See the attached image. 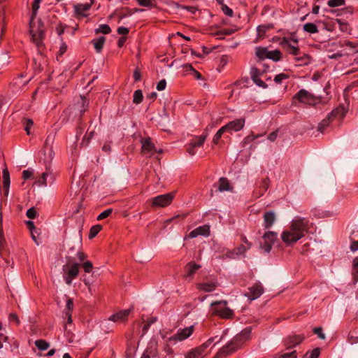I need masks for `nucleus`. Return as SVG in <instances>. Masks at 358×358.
Instances as JSON below:
<instances>
[{
    "label": "nucleus",
    "instance_id": "f257e3e1",
    "mask_svg": "<svg viewBox=\"0 0 358 358\" xmlns=\"http://www.w3.org/2000/svg\"><path fill=\"white\" fill-rule=\"evenodd\" d=\"M309 220L300 216L295 217L289 223L287 229L281 234L282 242L292 245L305 236L309 229Z\"/></svg>",
    "mask_w": 358,
    "mask_h": 358
},
{
    "label": "nucleus",
    "instance_id": "f03ea898",
    "mask_svg": "<svg viewBox=\"0 0 358 358\" xmlns=\"http://www.w3.org/2000/svg\"><path fill=\"white\" fill-rule=\"evenodd\" d=\"M251 331V327L244 329L241 332L236 335L231 341L220 349L214 358L226 357L236 352L246 341L250 338Z\"/></svg>",
    "mask_w": 358,
    "mask_h": 358
},
{
    "label": "nucleus",
    "instance_id": "7ed1b4c3",
    "mask_svg": "<svg viewBox=\"0 0 358 358\" xmlns=\"http://www.w3.org/2000/svg\"><path fill=\"white\" fill-rule=\"evenodd\" d=\"M29 31L34 43L37 46L41 45L45 35L44 24L41 20L31 17L29 22Z\"/></svg>",
    "mask_w": 358,
    "mask_h": 358
},
{
    "label": "nucleus",
    "instance_id": "20e7f679",
    "mask_svg": "<svg viewBox=\"0 0 358 358\" xmlns=\"http://www.w3.org/2000/svg\"><path fill=\"white\" fill-rule=\"evenodd\" d=\"M227 301H219L211 303L212 313L213 315H218L224 319L231 318L234 312L229 308L227 307Z\"/></svg>",
    "mask_w": 358,
    "mask_h": 358
},
{
    "label": "nucleus",
    "instance_id": "39448f33",
    "mask_svg": "<svg viewBox=\"0 0 358 358\" xmlns=\"http://www.w3.org/2000/svg\"><path fill=\"white\" fill-rule=\"evenodd\" d=\"M80 264L78 263L66 264L63 266V278L67 285H71L73 279L76 278L79 273Z\"/></svg>",
    "mask_w": 358,
    "mask_h": 358
},
{
    "label": "nucleus",
    "instance_id": "423d86ee",
    "mask_svg": "<svg viewBox=\"0 0 358 358\" xmlns=\"http://www.w3.org/2000/svg\"><path fill=\"white\" fill-rule=\"evenodd\" d=\"M174 196L173 192H169L155 196L151 199L152 206L155 208L166 207L171 203Z\"/></svg>",
    "mask_w": 358,
    "mask_h": 358
},
{
    "label": "nucleus",
    "instance_id": "0eeeda50",
    "mask_svg": "<svg viewBox=\"0 0 358 358\" xmlns=\"http://www.w3.org/2000/svg\"><path fill=\"white\" fill-rule=\"evenodd\" d=\"M194 326L191 325L188 327L178 329L177 334L169 338V341L180 342L188 338L194 332Z\"/></svg>",
    "mask_w": 358,
    "mask_h": 358
},
{
    "label": "nucleus",
    "instance_id": "6e6552de",
    "mask_svg": "<svg viewBox=\"0 0 358 358\" xmlns=\"http://www.w3.org/2000/svg\"><path fill=\"white\" fill-rule=\"evenodd\" d=\"M207 136V133L201 136H194L191 140L189 143L186 145L187 152L191 155H194L196 153L194 148L201 147L203 145Z\"/></svg>",
    "mask_w": 358,
    "mask_h": 358
},
{
    "label": "nucleus",
    "instance_id": "1a4fd4ad",
    "mask_svg": "<svg viewBox=\"0 0 358 358\" xmlns=\"http://www.w3.org/2000/svg\"><path fill=\"white\" fill-rule=\"evenodd\" d=\"M278 234L274 231H268L264 234L262 238L264 243L260 245V248L266 252H269L271 250L273 244L277 239Z\"/></svg>",
    "mask_w": 358,
    "mask_h": 358
},
{
    "label": "nucleus",
    "instance_id": "9d476101",
    "mask_svg": "<svg viewBox=\"0 0 358 358\" xmlns=\"http://www.w3.org/2000/svg\"><path fill=\"white\" fill-rule=\"evenodd\" d=\"M341 113V117L344 115L343 108H336L330 113L317 126V131L324 133L325 129L329 125L331 120Z\"/></svg>",
    "mask_w": 358,
    "mask_h": 358
},
{
    "label": "nucleus",
    "instance_id": "9b49d317",
    "mask_svg": "<svg viewBox=\"0 0 358 358\" xmlns=\"http://www.w3.org/2000/svg\"><path fill=\"white\" fill-rule=\"evenodd\" d=\"M55 141V135L50 134L48 135L43 148V152L45 155H48L47 160L50 162L55 156V152L53 151V143Z\"/></svg>",
    "mask_w": 358,
    "mask_h": 358
},
{
    "label": "nucleus",
    "instance_id": "f8f14e48",
    "mask_svg": "<svg viewBox=\"0 0 358 358\" xmlns=\"http://www.w3.org/2000/svg\"><path fill=\"white\" fill-rule=\"evenodd\" d=\"M245 123V119L242 117L229 122V123L223 126V127L225 129L226 132H237L241 131L244 127Z\"/></svg>",
    "mask_w": 358,
    "mask_h": 358
},
{
    "label": "nucleus",
    "instance_id": "ddd939ff",
    "mask_svg": "<svg viewBox=\"0 0 358 358\" xmlns=\"http://www.w3.org/2000/svg\"><path fill=\"white\" fill-rule=\"evenodd\" d=\"M55 180L54 174L49 170L43 173L36 184L38 186H47L48 185H52Z\"/></svg>",
    "mask_w": 358,
    "mask_h": 358
},
{
    "label": "nucleus",
    "instance_id": "4468645a",
    "mask_svg": "<svg viewBox=\"0 0 358 358\" xmlns=\"http://www.w3.org/2000/svg\"><path fill=\"white\" fill-rule=\"evenodd\" d=\"M264 289L261 284L256 283L248 289L245 295L251 301L259 298L263 293Z\"/></svg>",
    "mask_w": 358,
    "mask_h": 358
},
{
    "label": "nucleus",
    "instance_id": "2eb2a0df",
    "mask_svg": "<svg viewBox=\"0 0 358 358\" xmlns=\"http://www.w3.org/2000/svg\"><path fill=\"white\" fill-rule=\"evenodd\" d=\"M301 103L306 104H313L314 103V97L306 90H301L294 97Z\"/></svg>",
    "mask_w": 358,
    "mask_h": 358
},
{
    "label": "nucleus",
    "instance_id": "dca6fc26",
    "mask_svg": "<svg viewBox=\"0 0 358 358\" xmlns=\"http://www.w3.org/2000/svg\"><path fill=\"white\" fill-rule=\"evenodd\" d=\"M158 355L157 343L155 341H150L141 358H155Z\"/></svg>",
    "mask_w": 358,
    "mask_h": 358
},
{
    "label": "nucleus",
    "instance_id": "f3484780",
    "mask_svg": "<svg viewBox=\"0 0 358 358\" xmlns=\"http://www.w3.org/2000/svg\"><path fill=\"white\" fill-rule=\"evenodd\" d=\"M10 184V173L8 169L5 168L2 171L1 176V187L3 188V192L5 196H7L9 194Z\"/></svg>",
    "mask_w": 358,
    "mask_h": 358
},
{
    "label": "nucleus",
    "instance_id": "a211bd4d",
    "mask_svg": "<svg viewBox=\"0 0 358 358\" xmlns=\"http://www.w3.org/2000/svg\"><path fill=\"white\" fill-rule=\"evenodd\" d=\"M210 235V227L208 224L200 226L192 230L188 235L190 238H194L198 236H208Z\"/></svg>",
    "mask_w": 358,
    "mask_h": 358
},
{
    "label": "nucleus",
    "instance_id": "6ab92c4d",
    "mask_svg": "<svg viewBox=\"0 0 358 358\" xmlns=\"http://www.w3.org/2000/svg\"><path fill=\"white\" fill-rule=\"evenodd\" d=\"M142 143V152L144 154H149L150 155H153L155 152L162 153V150H157L155 148V145L151 142L150 138L143 139L141 141Z\"/></svg>",
    "mask_w": 358,
    "mask_h": 358
},
{
    "label": "nucleus",
    "instance_id": "aec40b11",
    "mask_svg": "<svg viewBox=\"0 0 358 358\" xmlns=\"http://www.w3.org/2000/svg\"><path fill=\"white\" fill-rule=\"evenodd\" d=\"M131 313V309L120 310L109 317V320L114 322H124L127 321L129 315Z\"/></svg>",
    "mask_w": 358,
    "mask_h": 358
},
{
    "label": "nucleus",
    "instance_id": "412c9836",
    "mask_svg": "<svg viewBox=\"0 0 358 358\" xmlns=\"http://www.w3.org/2000/svg\"><path fill=\"white\" fill-rule=\"evenodd\" d=\"M304 339L302 335H289L285 340L287 348H292L301 343Z\"/></svg>",
    "mask_w": 358,
    "mask_h": 358
},
{
    "label": "nucleus",
    "instance_id": "4be33fe9",
    "mask_svg": "<svg viewBox=\"0 0 358 358\" xmlns=\"http://www.w3.org/2000/svg\"><path fill=\"white\" fill-rule=\"evenodd\" d=\"M281 44L287 49V51L289 54L295 56V57L301 54L299 48L292 44L291 42L288 41V38H284Z\"/></svg>",
    "mask_w": 358,
    "mask_h": 358
},
{
    "label": "nucleus",
    "instance_id": "5701e85b",
    "mask_svg": "<svg viewBox=\"0 0 358 358\" xmlns=\"http://www.w3.org/2000/svg\"><path fill=\"white\" fill-rule=\"evenodd\" d=\"M206 350V345H201L200 346L191 350L187 355L185 358H202L203 353Z\"/></svg>",
    "mask_w": 358,
    "mask_h": 358
},
{
    "label": "nucleus",
    "instance_id": "b1692460",
    "mask_svg": "<svg viewBox=\"0 0 358 358\" xmlns=\"http://www.w3.org/2000/svg\"><path fill=\"white\" fill-rule=\"evenodd\" d=\"M89 106V101L83 96H80L79 100L75 105V109L78 110L80 115H83V113L87 110Z\"/></svg>",
    "mask_w": 358,
    "mask_h": 358
},
{
    "label": "nucleus",
    "instance_id": "393cba45",
    "mask_svg": "<svg viewBox=\"0 0 358 358\" xmlns=\"http://www.w3.org/2000/svg\"><path fill=\"white\" fill-rule=\"evenodd\" d=\"M275 221V215L273 211L266 212L264 215V226L270 228Z\"/></svg>",
    "mask_w": 358,
    "mask_h": 358
},
{
    "label": "nucleus",
    "instance_id": "a878e982",
    "mask_svg": "<svg viewBox=\"0 0 358 358\" xmlns=\"http://www.w3.org/2000/svg\"><path fill=\"white\" fill-rule=\"evenodd\" d=\"M233 187L227 178L222 177L218 181V190L220 192L232 191Z\"/></svg>",
    "mask_w": 358,
    "mask_h": 358
},
{
    "label": "nucleus",
    "instance_id": "bb28decb",
    "mask_svg": "<svg viewBox=\"0 0 358 358\" xmlns=\"http://www.w3.org/2000/svg\"><path fill=\"white\" fill-rule=\"evenodd\" d=\"M217 287V284L214 282H208L198 284L197 288L206 292H212Z\"/></svg>",
    "mask_w": 358,
    "mask_h": 358
},
{
    "label": "nucleus",
    "instance_id": "cd10ccee",
    "mask_svg": "<svg viewBox=\"0 0 358 358\" xmlns=\"http://www.w3.org/2000/svg\"><path fill=\"white\" fill-rule=\"evenodd\" d=\"M201 268V266L194 263H189L187 264L185 269L187 271L186 277H192L196 271Z\"/></svg>",
    "mask_w": 358,
    "mask_h": 358
},
{
    "label": "nucleus",
    "instance_id": "c85d7f7f",
    "mask_svg": "<svg viewBox=\"0 0 358 358\" xmlns=\"http://www.w3.org/2000/svg\"><path fill=\"white\" fill-rule=\"evenodd\" d=\"M269 187V179L268 178H266L263 179L259 185H258V188L259 189V196H262L268 189Z\"/></svg>",
    "mask_w": 358,
    "mask_h": 358
},
{
    "label": "nucleus",
    "instance_id": "c756f323",
    "mask_svg": "<svg viewBox=\"0 0 358 358\" xmlns=\"http://www.w3.org/2000/svg\"><path fill=\"white\" fill-rule=\"evenodd\" d=\"M90 8V5L88 3H80L75 6V10L78 15L84 16Z\"/></svg>",
    "mask_w": 358,
    "mask_h": 358
},
{
    "label": "nucleus",
    "instance_id": "7c9ffc66",
    "mask_svg": "<svg viewBox=\"0 0 358 358\" xmlns=\"http://www.w3.org/2000/svg\"><path fill=\"white\" fill-rule=\"evenodd\" d=\"M295 60L299 62V65L300 66L307 65L310 62V57L305 53H301L299 55L295 57Z\"/></svg>",
    "mask_w": 358,
    "mask_h": 358
},
{
    "label": "nucleus",
    "instance_id": "2f4dec72",
    "mask_svg": "<svg viewBox=\"0 0 358 358\" xmlns=\"http://www.w3.org/2000/svg\"><path fill=\"white\" fill-rule=\"evenodd\" d=\"M106 38L104 36L99 37L96 41H94V45L96 51L100 52L103 48Z\"/></svg>",
    "mask_w": 358,
    "mask_h": 358
},
{
    "label": "nucleus",
    "instance_id": "473e14b6",
    "mask_svg": "<svg viewBox=\"0 0 358 358\" xmlns=\"http://www.w3.org/2000/svg\"><path fill=\"white\" fill-rule=\"evenodd\" d=\"M303 30L306 32L315 34L318 31L317 26L313 23H306L303 25Z\"/></svg>",
    "mask_w": 358,
    "mask_h": 358
},
{
    "label": "nucleus",
    "instance_id": "72a5a7b5",
    "mask_svg": "<svg viewBox=\"0 0 358 358\" xmlns=\"http://www.w3.org/2000/svg\"><path fill=\"white\" fill-rule=\"evenodd\" d=\"M35 345L41 350H45L49 348L50 344L46 341L40 339L35 341Z\"/></svg>",
    "mask_w": 358,
    "mask_h": 358
},
{
    "label": "nucleus",
    "instance_id": "f704fd0d",
    "mask_svg": "<svg viewBox=\"0 0 358 358\" xmlns=\"http://www.w3.org/2000/svg\"><path fill=\"white\" fill-rule=\"evenodd\" d=\"M143 93L141 90H137L134 93L133 102L136 104H139L143 101Z\"/></svg>",
    "mask_w": 358,
    "mask_h": 358
},
{
    "label": "nucleus",
    "instance_id": "c9c22d12",
    "mask_svg": "<svg viewBox=\"0 0 358 358\" xmlns=\"http://www.w3.org/2000/svg\"><path fill=\"white\" fill-rule=\"evenodd\" d=\"M29 80V79L24 80L23 76H20L15 79L13 85L19 88H22V87L26 85L28 83Z\"/></svg>",
    "mask_w": 358,
    "mask_h": 358
},
{
    "label": "nucleus",
    "instance_id": "e433bc0d",
    "mask_svg": "<svg viewBox=\"0 0 358 358\" xmlns=\"http://www.w3.org/2000/svg\"><path fill=\"white\" fill-rule=\"evenodd\" d=\"M102 227L100 224H96L91 227L89 234V238H94L98 233L101 230Z\"/></svg>",
    "mask_w": 358,
    "mask_h": 358
},
{
    "label": "nucleus",
    "instance_id": "4c0bfd02",
    "mask_svg": "<svg viewBox=\"0 0 358 358\" xmlns=\"http://www.w3.org/2000/svg\"><path fill=\"white\" fill-rule=\"evenodd\" d=\"M268 58L275 62L279 61L281 59V52L278 50L269 51Z\"/></svg>",
    "mask_w": 358,
    "mask_h": 358
},
{
    "label": "nucleus",
    "instance_id": "58836bf2",
    "mask_svg": "<svg viewBox=\"0 0 358 358\" xmlns=\"http://www.w3.org/2000/svg\"><path fill=\"white\" fill-rule=\"evenodd\" d=\"M238 30L237 28H228V29H224L222 30H220L219 31H217L214 34V35L220 36V35H231L232 34L235 33Z\"/></svg>",
    "mask_w": 358,
    "mask_h": 358
},
{
    "label": "nucleus",
    "instance_id": "ea45409f",
    "mask_svg": "<svg viewBox=\"0 0 358 358\" xmlns=\"http://www.w3.org/2000/svg\"><path fill=\"white\" fill-rule=\"evenodd\" d=\"M111 31L110 27L108 24H101L99 28L95 29L96 34L103 33L105 34H109Z\"/></svg>",
    "mask_w": 358,
    "mask_h": 358
},
{
    "label": "nucleus",
    "instance_id": "a19ab883",
    "mask_svg": "<svg viewBox=\"0 0 358 358\" xmlns=\"http://www.w3.org/2000/svg\"><path fill=\"white\" fill-rule=\"evenodd\" d=\"M268 53L269 51L263 48H259L256 50V55L260 59H263L264 57L268 58Z\"/></svg>",
    "mask_w": 358,
    "mask_h": 358
},
{
    "label": "nucleus",
    "instance_id": "79ce46f5",
    "mask_svg": "<svg viewBox=\"0 0 358 358\" xmlns=\"http://www.w3.org/2000/svg\"><path fill=\"white\" fill-rule=\"evenodd\" d=\"M222 338L223 336H221L220 337H219L218 336H215L214 337L210 338L206 342L203 343V345H206L207 348L213 343H215V344L220 343Z\"/></svg>",
    "mask_w": 358,
    "mask_h": 358
},
{
    "label": "nucleus",
    "instance_id": "37998d69",
    "mask_svg": "<svg viewBox=\"0 0 358 358\" xmlns=\"http://www.w3.org/2000/svg\"><path fill=\"white\" fill-rule=\"evenodd\" d=\"M226 131L225 129H224L223 127H222L217 132L216 134L214 135L213 136V142L214 144H217L219 141V140L220 139V138L222 137V134L224 133H225Z\"/></svg>",
    "mask_w": 358,
    "mask_h": 358
},
{
    "label": "nucleus",
    "instance_id": "c03bdc74",
    "mask_svg": "<svg viewBox=\"0 0 358 358\" xmlns=\"http://www.w3.org/2000/svg\"><path fill=\"white\" fill-rule=\"evenodd\" d=\"M73 308V299L66 296V308L64 310V314H66V312L71 313Z\"/></svg>",
    "mask_w": 358,
    "mask_h": 358
},
{
    "label": "nucleus",
    "instance_id": "a18cd8bd",
    "mask_svg": "<svg viewBox=\"0 0 358 358\" xmlns=\"http://www.w3.org/2000/svg\"><path fill=\"white\" fill-rule=\"evenodd\" d=\"M94 131H90L89 134H87L85 135V136L83 137V141L81 142L82 146H87L89 144L91 138L94 136Z\"/></svg>",
    "mask_w": 358,
    "mask_h": 358
},
{
    "label": "nucleus",
    "instance_id": "49530a36",
    "mask_svg": "<svg viewBox=\"0 0 358 358\" xmlns=\"http://www.w3.org/2000/svg\"><path fill=\"white\" fill-rule=\"evenodd\" d=\"M327 4L331 8L338 7L343 6L345 4V0H329Z\"/></svg>",
    "mask_w": 358,
    "mask_h": 358
},
{
    "label": "nucleus",
    "instance_id": "de8ad7c7",
    "mask_svg": "<svg viewBox=\"0 0 358 358\" xmlns=\"http://www.w3.org/2000/svg\"><path fill=\"white\" fill-rule=\"evenodd\" d=\"M113 213V209L112 208H108L106 210H105L104 211H103L101 213H100L98 217H97V220H103L108 217H109L111 213Z\"/></svg>",
    "mask_w": 358,
    "mask_h": 358
},
{
    "label": "nucleus",
    "instance_id": "09e8293b",
    "mask_svg": "<svg viewBox=\"0 0 358 358\" xmlns=\"http://www.w3.org/2000/svg\"><path fill=\"white\" fill-rule=\"evenodd\" d=\"M236 251V254L238 256V257L241 255H244L245 252L248 250L249 249L246 248L244 245H241L238 247L234 248Z\"/></svg>",
    "mask_w": 358,
    "mask_h": 358
},
{
    "label": "nucleus",
    "instance_id": "8fccbe9b",
    "mask_svg": "<svg viewBox=\"0 0 358 358\" xmlns=\"http://www.w3.org/2000/svg\"><path fill=\"white\" fill-rule=\"evenodd\" d=\"M262 74V71L257 67H252L250 70V76L252 79L260 78Z\"/></svg>",
    "mask_w": 358,
    "mask_h": 358
},
{
    "label": "nucleus",
    "instance_id": "3c124183",
    "mask_svg": "<svg viewBox=\"0 0 358 358\" xmlns=\"http://www.w3.org/2000/svg\"><path fill=\"white\" fill-rule=\"evenodd\" d=\"M320 354V348H315L306 355V358H318Z\"/></svg>",
    "mask_w": 358,
    "mask_h": 358
},
{
    "label": "nucleus",
    "instance_id": "603ef678",
    "mask_svg": "<svg viewBox=\"0 0 358 358\" xmlns=\"http://www.w3.org/2000/svg\"><path fill=\"white\" fill-rule=\"evenodd\" d=\"M24 124L25 125V131L27 134H30V128L33 126L34 122L31 119H24Z\"/></svg>",
    "mask_w": 358,
    "mask_h": 358
},
{
    "label": "nucleus",
    "instance_id": "864d4df0",
    "mask_svg": "<svg viewBox=\"0 0 358 358\" xmlns=\"http://www.w3.org/2000/svg\"><path fill=\"white\" fill-rule=\"evenodd\" d=\"M353 274L356 280H358V258H355L353 261Z\"/></svg>",
    "mask_w": 358,
    "mask_h": 358
},
{
    "label": "nucleus",
    "instance_id": "5fc2aeb1",
    "mask_svg": "<svg viewBox=\"0 0 358 358\" xmlns=\"http://www.w3.org/2000/svg\"><path fill=\"white\" fill-rule=\"evenodd\" d=\"M27 216L30 219H34L36 217L37 212L35 208H30L27 210Z\"/></svg>",
    "mask_w": 358,
    "mask_h": 358
},
{
    "label": "nucleus",
    "instance_id": "6e6d98bb",
    "mask_svg": "<svg viewBox=\"0 0 358 358\" xmlns=\"http://www.w3.org/2000/svg\"><path fill=\"white\" fill-rule=\"evenodd\" d=\"M313 332L317 335V336L322 339V340H324L325 339V335L322 332V329L321 327H315L313 329Z\"/></svg>",
    "mask_w": 358,
    "mask_h": 358
},
{
    "label": "nucleus",
    "instance_id": "4d7b16f0",
    "mask_svg": "<svg viewBox=\"0 0 358 358\" xmlns=\"http://www.w3.org/2000/svg\"><path fill=\"white\" fill-rule=\"evenodd\" d=\"M138 5L144 7H150L152 6V0H136Z\"/></svg>",
    "mask_w": 358,
    "mask_h": 358
},
{
    "label": "nucleus",
    "instance_id": "13d9d810",
    "mask_svg": "<svg viewBox=\"0 0 358 358\" xmlns=\"http://www.w3.org/2000/svg\"><path fill=\"white\" fill-rule=\"evenodd\" d=\"M288 76L285 73H280L275 76L274 81L276 83H280L283 80L287 79Z\"/></svg>",
    "mask_w": 358,
    "mask_h": 358
},
{
    "label": "nucleus",
    "instance_id": "bf43d9fd",
    "mask_svg": "<svg viewBox=\"0 0 358 358\" xmlns=\"http://www.w3.org/2000/svg\"><path fill=\"white\" fill-rule=\"evenodd\" d=\"M252 80L259 87H262L264 89L267 87V85L264 81H262L260 79V78H253Z\"/></svg>",
    "mask_w": 358,
    "mask_h": 358
},
{
    "label": "nucleus",
    "instance_id": "052dcab7",
    "mask_svg": "<svg viewBox=\"0 0 358 358\" xmlns=\"http://www.w3.org/2000/svg\"><path fill=\"white\" fill-rule=\"evenodd\" d=\"M83 266L84 271L87 273H90L93 268V265H92V262H89V261L84 262Z\"/></svg>",
    "mask_w": 358,
    "mask_h": 358
},
{
    "label": "nucleus",
    "instance_id": "680f3d73",
    "mask_svg": "<svg viewBox=\"0 0 358 358\" xmlns=\"http://www.w3.org/2000/svg\"><path fill=\"white\" fill-rule=\"evenodd\" d=\"M224 257L229 259H236L238 256L236 254L235 250H229L226 254L224 255Z\"/></svg>",
    "mask_w": 358,
    "mask_h": 358
},
{
    "label": "nucleus",
    "instance_id": "e2e57ef3",
    "mask_svg": "<svg viewBox=\"0 0 358 358\" xmlns=\"http://www.w3.org/2000/svg\"><path fill=\"white\" fill-rule=\"evenodd\" d=\"M39 8V3L34 2L32 4V14L31 17L36 18L37 11Z\"/></svg>",
    "mask_w": 358,
    "mask_h": 358
},
{
    "label": "nucleus",
    "instance_id": "0e129e2a",
    "mask_svg": "<svg viewBox=\"0 0 358 358\" xmlns=\"http://www.w3.org/2000/svg\"><path fill=\"white\" fill-rule=\"evenodd\" d=\"M166 82L164 79L160 80L157 85V89L159 91L164 90L166 88Z\"/></svg>",
    "mask_w": 358,
    "mask_h": 358
},
{
    "label": "nucleus",
    "instance_id": "69168bd1",
    "mask_svg": "<svg viewBox=\"0 0 358 358\" xmlns=\"http://www.w3.org/2000/svg\"><path fill=\"white\" fill-rule=\"evenodd\" d=\"M33 175V172L30 170H24L22 172V178L24 180L30 178Z\"/></svg>",
    "mask_w": 358,
    "mask_h": 358
},
{
    "label": "nucleus",
    "instance_id": "338daca9",
    "mask_svg": "<svg viewBox=\"0 0 358 358\" xmlns=\"http://www.w3.org/2000/svg\"><path fill=\"white\" fill-rule=\"evenodd\" d=\"M222 10L224 13V14L228 16L231 17L233 15V10L226 5H224L222 6Z\"/></svg>",
    "mask_w": 358,
    "mask_h": 358
},
{
    "label": "nucleus",
    "instance_id": "774afa93",
    "mask_svg": "<svg viewBox=\"0 0 358 358\" xmlns=\"http://www.w3.org/2000/svg\"><path fill=\"white\" fill-rule=\"evenodd\" d=\"M134 78L135 81H139L141 79V73L138 69H136L134 71Z\"/></svg>",
    "mask_w": 358,
    "mask_h": 358
}]
</instances>
